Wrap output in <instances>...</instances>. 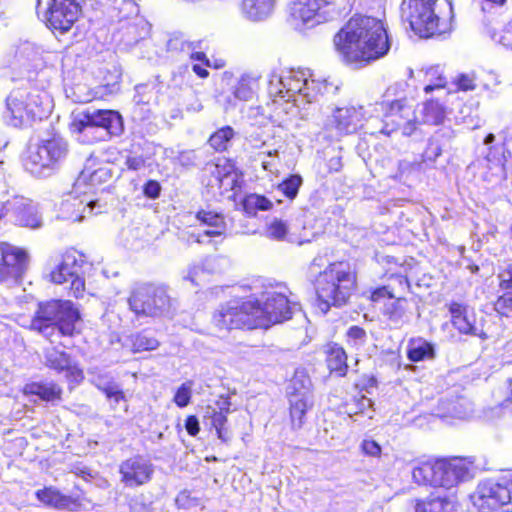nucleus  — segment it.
Here are the masks:
<instances>
[{
	"instance_id": "obj_62",
	"label": "nucleus",
	"mask_w": 512,
	"mask_h": 512,
	"mask_svg": "<svg viewBox=\"0 0 512 512\" xmlns=\"http://www.w3.org/2000/svg\"><path fill=\"white\" fill-rule=\"evenodd\" d=\"M500 287L502 289L512 288V265L499 274Z\"/></svg>"
},
{
	"instance_id": "obj_55",
	"label": "nucleus",
	"mask_w": 512,
	"mask_h": 512,
	"mask_svg": "<svg viewBox=\"0 0 512 512\" xmlns=\"http://www.w3.org/2000/svg\"><path fill=\"white\" fill-rule=\"evenodd\" d=\"M495 307L499 313L505 316L512 314V291L499 297Z\"/></svg>"
},
{
	"instance_id": "obj_57",
	"label": "nucleus",
	"mask_w": 512,
	"mask_h": 512,
	"mask_svg": "<svg viewBox=\"0 0 512 512\" xmlns=\"http://www.w3.org/2000/svg\"><path fill=\"white\" fill-rule=\"evenodd\" d=\"M103 393L110 401H113L115 403H119L121 400L125 399V395L121 386L116 382L106 387Z\"/></svg>"
},
{
	"instance_id": "obj_32",
	"label": "nucleus",
	"mask_w": 512,
	"mask_h": 512,
	"mask_svg": "<svg viewBox=\"0 0 512 512\" xmlns=\"http://www.w3.org/2000/svg\"><path fill=\"white\" fill-rule=\"evenodd\" d=\"M228 405V402L223 401L219 406V411L212 409V413L210 415L211 425L216 429L218 438L222 441H228L230 439V433L226 427L227 414L229 412Z\"/></svg>"
},
{
	"instance_id": "obj_16",
	"label": "nucleus",
	"mask_w": 512,
	"mask_h": 512,
	"mask_svg": "<svg viewBox=\"0 0 512 512\" xmlns=\"http://www.w3.org/2000/svg\"><path fill=\"white\" fill-rule=\"evenodd\" d=\"M83 255L71 250L63 254L59 264L51 271V281L56 284L70 282V293L75 298L82 297L85 290L83 274Z\"/></svg>"
},
{
	"instance_id": "obj_33",
	"label": "nucleus",
	"mask_w": 512,
	"mask_h": 512,
	"mask_svg": "<svg viewBox=\"0 0 512 512\" xmlns=\"http://www.w3.org/2000/svg\"><path fill=\"white\" fill-rule=\"evenodd\" d=\"M408 358L413 362H419L434 358V347L429 342L419 338L409 343Z\"/></svg>"
},
{
	"instance_id": "obj_19",
	"label": "nucleus",
	"mask_w": 512,
	"mask_h": 512,
	"mask_svg": "<svg viewBox=\"0 0 512 512\" xmlns=\"http://www.w3.org/2000/svg\"><path fill=\"white\" fill-rule=\"evenodd\" d=\"M121 482L130 488L147 484L154 474V465L142 456L135 455L124 460L119 466Z\"/></svg>"
},
{
	"instance_id": "obj_50",
	"label": "nucleus",
	"mask_w": 512,
	"mask_h": 512,
	"mask_svg": "<svg viewBox=\"0 0 512 512\" xmlns=\"http://www.w3.org/2000/svg\"><path fill=\"white\" fill-rule=\"evenodd\" d=\"M159 346V341L153 337L139 333L134 336L133 347L136 351L155 350Z\"/></svg>"
},
{
	"instance_id": "obj_37",
	"label": "nucleus",
	"mask_w": 512,
	"mask_h": 512,
	"mask_svg": "<svg viewBox=\"0 0 512 512\" xmlns=\"http://www.w3.org/2000/svg\"><path fill=\"white\" fill-rule=\"evenodd\" d=\"M258 80H259L258 76H254V75H250V74L243 75L239 79V81L234 89L235 97L240 100H243V101L252 99L254 96V93L258 87Z\"/></svg>"
},
{
	"instance_id": "obj_2",
	"label": "nucleus",
	"mask_w": 512,
	"mask_h": 512,
	"mask_svg": "<svg viewBox=\"0 0 512 512\" xmlns=\"http://www.w3.org/2000/svg\"><path fill=\"white\" fill-rule=\"evenodd\" d=\"M336 90L326 80H315L310 74L303 70H289L281 75L274 74L269 81L268 93L273 97L274 102L283 100L293 102L295 106L312 103L323 94Z\"/></svg>"
},
{
	"instance_id": "obj_28",
	"label": "nucleus",
	"mask_w": 512,
	"mask_h": 512,
	"mask_svg": "<svg viewBox=\"0 0 512 512\" xmlns=\"http://www.w3.org/2000/svg\"><path fill=\"white\" fill-rule=\"evenodd\" d=\"M46 365L52 369L68 371L74 378L82 377V371L73 365L68 354L55 348L48 349L45 354Z\"/></svg>"
},
{
	"instance_id": "obj_49",
	"label": "nucleus",
	"mask_w": 512,
	"mask_h": 512,
	"mask_svg": "<svg viewBox=\"0 0 512 512\" xmlns=\"http://www.w3.org/2000/svg\"><path fill=\"white\" fill-rule=\"evenodd\" d=\"M192 387V381H186L177 389L173 401L178 407L183 408L189 404L192 395Z\"/></svg>"
},
{
	"instance_id": "obj_61",
	"label": "nucleus",
	"mask_w": 512,
	"mask_h": 512,
	"mask_svg": "<svg viewBox=\"0 0 512 512\" xmlns=\"http://www.w3.org/2000/svg\"><path fill=\"white\" fill-rule=\"evenodd\" d=\"M362 450L369 456H378L381 453L380 445L374 440H364L362 443Z\"/></svg>"
},
{
	"instance_id": "obj_17",
	"label": "nucleus",
	"mask_w": 512,
	"mask_h": 512,
	"mask_svg": "<svg viewBox=\"0 0 512 512\" xmlns=\"http://www.w3.org/2000/svg\"><path fill=\"white\" fill-rule=\"evenodd\" d=\"M43 4H45L44 15L47 23L61 33L70 30L81 12L78 0H37L38 13Z\"/></svg>"
},
{
	"instance_id": "obj_41",
	"label": "nucleus",
	"mask_w": 512,
	"mask_h": 512,
	"mask_svg": "<svg viewBox=\"0 0 512 512\" xmlns=\"http://www.w3.org/2000/svg\"><path fill=\"white\" fill-rule=\"evenodd\" d=\"M235 132L232 127L225 126L218 129L209 138L210 146L218 152H223L230 146L231 140L233 139Z\"/></svg>"
},
{
	"instance_id": "obj_38",
	"label": "nucleus",
	"mask_w": 512,
	"mask_h": 512,
	"mask_svg": "<svg viewBox=\"0 0 512 512\" xmlns=\"http://www.w3.org/2000/svg\"><path fill=\"white\" fill-rule=\"evenodd\" d=\"M36 496L42 503L59 509L68 507L71 502L69 497L62 495L58 490L52 487L38 490Z\"/></svg>"
},
{
	"instance_id": "obj_14",
	"label": "nucleus",
	"mask_w": 512,
	"mask_h": 512,
	"mask_svg": "<svg viewBox=\"0 0 512 512\" xmlns=\"http://www.w3.org/2000/svg\"><path fill=\"white\" fill-rule=\"evenodd\" d=\"M253 313L256 320H269V323L257 325L258 328H269L270 326L280 323L291 318L296 305H291L287 297L276 290L265 291L261 295V299H252Z\"/></svg>"
},
{
	"instance_id": "obj_29",
	"label": "nucleus",
	"mask_w": 512,
	"mask_h": 512,
	"mask_svg": "<svg viewBox=\"0 0 512 512\" xmlns=\"http://www.w3.org/2000/svg\"><path fill=\"white\" fill-rule=\"evenodd\" d=\"M196 218L201 224L207 226V229L204 231L206 236H221L226 231V223L223 215L220 213L201 210L197 212Z\"/></svg>"
},
{
	"instance_id": "obj_64",
	"label": "nucleus",
	"mask_w": 512,
	"mask_h": 512,
	"mask_svg": "<svg viewBox=\"0 0 512 512\" xmlns=\"http://www.w3.org/2000/svg\"><path fill=\"white\" fill-rule=\"evenodd\" d=\"M486 159L488 162H490L494 165H498V166L504 165V157L499 155V153L497 152V148H495V147L489 148V152L486 155Z\"/></svg>"
},
{
	"instance_id": "obj_24",
	"label": "nucleus",
	"mask_w": 512,
	"mask_h": 512,
	"mask_svg": "<svg viewBox=\"0 0 512 512\" xmlns=\"http://www.w3.org/2000/svg\"><path fill=\"white\" fill-rule=\"evenodd\" d=\"M146 23L143 19H135L116 24L113 32V38L116 42L123 43L125 46H132L143 38Z\"/></svg>"
},
{
	"instance_id": "obj_56",
	"label": "nucleus",
	"mask_w": 512,
	"mask_h": 512,
	"mask_svg": "<svg viewBox=\"0 0 512 512\" xmlns=\"http://www.w3.org/2000/svg\"><path fill=\"white\" fill-rule=\"evenodd\" d=\"M124 166L130 171H139L146 166V161L141 155H127L124 161Z\"/></svg>"
},
{
	"instance_id": "obj_7",
	"label": "nucleus",
	"mask_w": 512,
	"mask_h": 512,
	"mask_svg": "<svg viewBox=\"0 0 512 512\" xmlns=\"http://www.w3.org/2000/svg\"><path fill=\"white\" fill-rule=\"evenodd\" d=\"M68 153V142L55 134L41 139L38 144L30 148L24 166L35 176L47 177L60 168Z\"/></svg>"
},
{
	"instance_id": "obj_3",
	"label": "nucleus",
	"mask_w": 512,
	"mask_h": 512,
	"mask_svg": "<svg viewBox=\"0 0 512 512\" xmlns=\"http://www.w3.org/2000/svg\"><path fill=\"white\" fill-rule=\"evenodd\" d=\"M79 320V311L71 301L52 300L38 305L30 329L54 342L59 335L72 336Z\"/></svg>"
},
{
	"instance_id": "obj_21",
	"label": "nucleus",
	"mask_w": 512,
	"mask_h": 512,
	"mask_svg": "<svg viewBox=\"0 0 512 512\" xmlns=\"http://www.w3.org/2000/svg\"><path fill=\"white\" fill-rule=\"evenodd\" d=\"M451 323L461 334L479 337L482 340L488 335L476 325V317L473 308L458 302L449 304Z\"/></svg>"
},
{
	"instance_id": "obj_44",
	"label": "nucleus",
	"mask_w": 512,
	"mask_h": 512,
	"mask_svg": "<svg viewBox=\"0 0 512 512\" xmlns=\"http://www.w3.org/2000/svg\"><path fill=\"white\" fill-rule=\"evenodd\" d=\"M193 45V41L189 40L184 34L176 33L170 36L167 41L166 48L169 52L186 55L189 48Z\"/></svg>"
},
{
	"instance_id": "obj_40",
	"label": "nucleus",
	"mask_w": 512,
	"mask_h": 512,
	"mask_svg": "<svg viewBox=\"0 0 512 512\" xmlns=\"http://www.w3.org/2000/svg\"><path fill=\"white\" fill-rule=\"evenodd\" d=\"M219 186L225 190H233L239 183V176L230 163H226L221 170L220 165L215 166Z\"/></svg>"
},
{
	"instance_id": "obj_27",
	"label": "nucleus",
	"mask_w": 512,
	"mask_h": 512,
	"mask_svg": "<svg viewBox=\"0 0 512 512\" xmlns=\"http://www.w3.org/2000/svg\"><path fill=\"white\" fill-rule=\"evenodd\" d=\"M110 16L115 24L141 19L138 5L134 0H111Z\"/></svg>"
},
{
	"instance_id": "obj_39",
	"label": "nucleus",
	"mask_w": 512,
	"mask_h": 512,
	"mask_svg": "<svg viewBox=\"0 0 512 512\" xmlns=\"http://www.w3.org/2000/svg\"><path fill=\"white\" fill-rule=\"evenodd\" d=\"M289 402L292 425L294 428H301L305 413L313 404L312 398L304 399L292 397L289 398Z\"/></svg>"
},
{
	"instance_id": "obj_12",
	"label": "nucleus",
	"mask_w": 512,
	"mask_h": 512,
	"mask_svg": "<svg viewBox=\"0 0 512 512\" xmlns=\"http://www.w3.org/2000/svg\"><path fill=\"white\" fill-rule=\"evenodd\" d=\"M384 113V126L382 132L389 135L400 131L404 136L412 135L421 124L416 113L414 101L407 98L398 99L390 103H382Z\"/></svg>"
},
{
	"instance_id": "obj_30",
	"label": "nucleus",
	"mask_w": 512,
	"mask_h": 512,
	"mask_svg": "<svg viewBox=\"0 0 512 512\" xmlns=\"http://www.w3.org/2000/svg\"><path fill=\"white\" fill-rule=\"evenodd\" d=\"M311 379L304 371H296L288 386L289 398H312Z\"/></svg>"
},
{
	"instance_id": "obj_46",
	"label": "nucleus",
	"mask_w": 512,
	"mask_h": 512,
	"mask_svg": "<svg viewBox=\"0 0 512 512\" xmlns=\"http://www.w3.org/2000/svg\"><path fill=\"white\" fill-rule=\"evenodd\" d=\"M111 177L109 170L105 167H100L93 172L89 173L84 170L81 172L79 178L76 181V186H80L82 182H85L87 179L90 180L91 184L94 185L96 183H100L102 181H106Z\"/></svg>"
},
{
	"instance_id": "obj_51",
	"label": "nucleus",
	"mask_w": 512,
	"mask_h": 512,
	"mask_svg": "<svg viewBox=\"0 0 512 512\" xmlns=\"http://www.w3.org/2000/svg\"><path fill=\"white\" fill-rule=\"evenodd\" d=\"M405 304L406 300L403 298L394 299L390 303L386 304L385 313L390 317V319L398 320L402 318L405 313Z\"/></svg>"
},
{
	"instance_id": "obj_8",
	"label": "nucleus",
	"mask_w": 512,
	"mask_h": 512,
	"mask_svg": "<svg viewBox=\"0 0 512 512\" xmlns=\"http://www.w3.org/2000/svg\"><path fill=\"white\" fill-rule=\"evenodd\" d=\"M128 304L138 317H167L173 312V301L168 289L161 284L136 285L130 293Z\"/></svg>"
},
{
	"instance_id": "obj_26",
	"label": "nucleus",
	"mask_w": 512,
	"mask_h": 512,
	"mask_svg": "<svg viewBox=\"0 0 512 512\" xmlns=\"http://www.w3.org/2000/svg\"><path fill=\"white\" fill-rule=\"evenodd\" d=\"M415 512H455V502L448 496L432 493L415 500Z\"/></svg>"
},
{
	"instance_id": "obj_35",
	"label": "nucleus",
	"mask_w": 512,
	"mask_h": 512,
	"mask_svg": "<svg viewBox=\"0 0 512 512\" xmlns=\"http://www.w3.org/2000/svg\"><path fill=\"white\" fill-rule=\"evenodd\" d=\"M445 117V109L441 103L435 100H427L423 104L421 123L440 124Z\"/></svg>"
},
{
	"instance_id": "obj_47",
	"label": "nucleus",
	"mask_w": 512,
	"mask_h": 512,
	"mask_svg": "<svg viewBox=\"0 0 512 512\" xmlns=\"http://www.w3.org/2000/svg\"><path fill=\"white\" fill-rule=\"evenodd\" d=\"M453 83L460 91H473L477 87V77L475 72L461 73L454 78Z\"/></svg>"
},
{
	"instance_id": "obj_63",
	"label": "nucleus",
	"mask_w": 512,
	"mask_h": 512,
	"mask_svg": "<svg viewBox=\"0 0 512 512\" xmlns=\"http://www.w3.org/2000/svg\"><path fill=\"white\" fill-rule=\"evenodd\" d=\"M185 428L189 435L195 436L199 432V421L196 416H188L185 421Z\"/></svg>"
},
{
	"instance_id": "obj_60",
	"label": "nucleus",
	"mask_w": 512,
	"mask_h": 512,
	"mask_svg": "<svg viewBox=\"0 0 512 512\" xmlns=\"http://www.w3.org/2000/svg\"><path fill=\"white\" fill-rule=\"evenodd\" d=\"M145 196L151 199H156L160 196L161 186L159 182L155 180H149L143 188Z\"/></svg>"
},
{
	"instance_id": "obj_11",
	"label": "nucleus",
	"mask_w": 512,
	"mask_h": 512,
	"mask_svg": "<svg viewBox=\"0 0 512 512\" xmlns=\"http://www.w3.org/2000/svg\"><path fill=\"white\" fill-rule=\"evenodd\" d=\"M473 505L481 512L502 509L512 512V475L508 480L495 482L486 480L478 484L470 496Z\"/></svg>"
},
{
	"instance_id": "obj_36",
	"label": "nucleus",
	"mask_w": 512,
	"mask_h": 512,
	"mask_svg": "<svg viewBox=\"0 0 512 512\" xmlns=\"http://www.w3.org/2000/svg\"><path fill=\"white\" fill-rule=\"evenodd\" d=\"M347 356L342 347L337 344L329 346L327 351V365L331 371L344 375L347 369Z\"/></svg>"
},
{
	"instance_id": "obj_25",
	"label": "nucleus",
	"mask_w": 512,
	"mask_h": 512,
	"mask_svg": "<svg viewBox=\"0 0 512 512\" xmlns=\"http://www.w3.org/2000/svg\"><path fill=\"white\" fill-rule=\"evenodd\" d=\"M276 2L277 0H241L240 10L248 20L259 22L272 15Z\"/></svg>"
},
{
	"instance_id": "obj_4",
	"label": "nucleus",
	"mask_w": 512,
	"mask_h": 512,
	"mask_svg": "<svg viewBox=\"0 0 512 512\" xmlns=\"http://www.w3.org/2000/svg\"><path fill=\"white\" fill-rule=\"evenodd\" d=\"M355 281V275L348 263L330 264L320 273L315 285L321 311L326 313L331 306L346 304L355 288Z\"/></svg>"
},
{
	"instance_id": "obj_52",
	"label": "nucleus",
	"mask_w": 512,
	"mask_h": 512,
	"mask_svg": "<svg viewBox=\"0 0 512 512\" xmlns=\"http://www.w3.org/2000/svg\"><path fill=\"white\" fill-rule=\"evenodd\" d=\"M203 41L196 40L193 41V45L189 48V52L186 53V56L189 57L192 61H197L202 63L204 66H210V61L207 58L206 54L202 51Z\"/></svg>"
},
{
	"instance_id": "obj_22",
	"label": "nucleus",
	"mask_w": 512,
	"mask_h": 512,
	"mask_svg": "<svg viewBox=\"0 0 512 512\" xmlns=\"http://www.w3.org/2000/svg\"><path fill=\"white\" fill-rule=\"evenodd\" d=\"M3 209L11 210L12 217L19 226L36 229L42 225L38 207L31 200L17 198L12 203L8 202Z\"/></svg>"
},
{
	"instance_id": "obj_6",
	"label": "nucleus",
	"mask_w": 512,
	"mask_h": 512,
	"mask_svg": "<svg viewBox=\"0 0 512 512\" xmlns=\"http://www.w3.org/2000/svg\"><path fill=\"white\" fill-rule=\"evenodd\" d=\"M471 465L463 458L437 460L414 468L412 477L418 484L449 489L469 478Z\"/></svg>"
},
{
	"instance_id": "obj_43",
	"label": "nucleus",
	"mask_w": 512,
	"mask_h": 512,
	"mask_svg": "<svg viewBox=\"0 0 512 512\" xmlns=\"http://www.w3.org/2000/svg\"><path fill=\"white\" fill-rule=\"evenodd\" d=\"M425 81L427 85L424 87V91L429 93L433 90H440L445 87L446 78L443 75L442 70L439 66H432L426 69L424 73Z\"/></svg>"
},
{
	"instance_id": "obj_53",
	"label": "nucleus",
	"mask_w": 512,
	"mask_h": 512,
	"mask_svg": "<svg viewBox=\"0 0 512 512\" xmlns=\"http://www.w3.org/2000/svg\"><path fill=\"white\" fill-rule=\"evenodd\" d=\"M372 406V401L366 396L353 399L352 403L347 405V412L351 416L352 414L365 413V411Z\"/></svg>"
},
{
	"instance_id": "obj_34",
	"label": "nucleus",
	"mask_w": 512,
	"mask_h": 512,
	"mask_svg": "<svg viewBox=\"0 0 512 512\" xmlns=\"http://www.w3.org/2000/svg\"><path fill=\"white\" fill-rule=\"evenodd\" d=\"M266 236L277 241H296V238L290 233V227L287 222L279 218H273L267 223Z\"/></svg>"
},
{
	"instance_id": "obj_54",
	"label": "nucleus",
	"mask_w": 512,
	"mask_h": 512,
	"mask_svg": "<svg viewBox=\"0 0 512 512\" xmlns=\"http://www.w3.org/2000/svg\"><path fill=\"white\" fill-rule=\"evenodd\" d=\"M128 506L131 512H151L152 506L150 502H147L146 497L143 494L135 495L130 498Z\"/></svg>"
},
{
	"instance_id": "obj_59",
	"label": "nucleus",
	"mask_w": 512,
	"mask_h": 512,
	"mask_svg": "<svg viewBox=\"0 0 512 512\" xmlns=\"http://www.w3.org/2000/svg\"><path fill=\"white\" fill-rule=\"evenodd\" d=\"M175 503L181 509H191L197 505L196 499L192 498L187 491L180 492L175 499Z\"/></svg>"
},
{
	"instance_id": "obj_1",
	"label": "nucleus",
	"mask_w": 512,
	"mask_h": 512,
	"mask_svg": "<svg viewBox=\"0 0 512 512\" xmlns=\"http://www.w3.org/2000/svg\"><path fill=\"white\" fill-rule=\"evenodd\" d=\"M334 43L345 61L350 63H368L390 50L383 22L363 15L352 17L335 36Z\"/></svg>"
},
{
	"instance_id": "obj_10",
	"label": "nucleus",
	"mask_w": 512,
	"mask_h": 512,
	"mask_svg": "<svg viewBox=\"0 0 512 512\" xmlns=\"http://www.w3.org/2000/svg\"><path fill=\"white\" fill-rule=\"evenodd\" d=\"M349 0H294L290 15L296 26H314L340 16Z\"/></svg>"
},
{
	"instance_id": "obj_48",
	"label": "nucleus",
	"mask_w": 512,
	"mask_h": 512,
	"mask_svg": "<svg viewBox=\"0 0 512 512\" xmlns=\"http://www.w3.org/2000/svg\"><path fill=\"white\" fill-rule=\"evenodd\" d=\"M346 337L347 342L356 349L364 346L367 340L366 331L359 326H351L346 333Z\"/></svg>"
},
{
	"instance_id": "obj_45",
	"label": "nucleus",
	"mask_w": 512,
	"mask_h": 512,
	"mask_svg": "<svg viewBox=\"0 0 512 512\" xmlns=\"http://www.w3.org/2000/svg\"><path fill=\"white\" fill-rule=\"evenodd\" d=\"M302 182L303 180L300 175H291L278 185V190L289 199H294L298 194Z\"/></svg>"
},
{
	"instance_id": "obj_42",
	"label": "nucleus",
	"mask_w": 512,
	"mask_h": 512,
	"mask_svg": "<svg viewBox=\"0 0 512 512\" xmlns=\"http://www.w3.org/2000/svg\"><path fill=\"white\" fill-rule=\"evenodd\" d=\"M272 205L268 198L258 194L247 195L243 200V208L249 215H255L257 211L270 210Z\"/></svg>"
},
{
	"instance_id": "obj_18",
	"label": "nucleus",
	"mask_w": 512,
	"mask_h": 512,
	"mask_svg": "<svg viewBox=\"0 0 512 512\" xmlns=\"http://www.w3.org/2000/svg\"><path fill=\"white\" fill-rule=\"evenodd\" d=\"M2 264L0 265V282L18 283L28 267L26 252L9 243H0Z\"/></svg>"
},
{
	"instance_id": "obj_58",
	"label": "nucleus",
	"mask_w": 512,
	"mask_h": 512,
	"mask_svg": "<svg viewBox=\"0 0 512 512\" xmlns=\"http://www.w3.org/2000/svg\"><path fill=\"white\" fill-rule=\"evenodd\" d=\"M90 374H92V383L102 392L105 391L106 387L115 382L109 374L95 373L93 371H90Z\"/></svg>"
},
{
	"instance_id": "obj_15",
	"label": "nucleus",
	"mask_w": 512,
	"mask_h": 512,
	"mask_svg": "<svg viewBox=\"0 0 512 512\" xmlns=\"http://www.w3.org/2000/svg\"><path fill=\"white\" fill-rule=\"evenodd\" d=\"M71 128L78 133L103 128L110 135H120L123 131V122L121 115L114 110L87 109L73 113Z\"/></svg>"
},
{
	"instance_id": "obj_13",
	"label": "nucleus",
	"mask_w": 512,
	"mask_h": 512,
	"mask_svg": "<svg viewBox=\"0 0 512 512\" xmlns=\"http://www.w3.org/2000/svg\"><path fill=\"white\" fill-rule=\"evenodd\" d=\"M252 299L231 300L222 305L213 315V322L219 329L258 328L257 325L269 323V320H256L253 313Z\"/></svg>"
},
{
	"instance_id": "obj_31",
	"label": "nucleus",
	"mask_w": 512,
	"mask_h": 512,
	"mask_svg": "<svg viewBox=\"0 0 512 512\" xmlns=\"http://www.w3.org/2000/svg\"><path fill=\"white\" fill-rule=\"evenodd\" d=\"M25 393L38 396L40 399L53 402L61 398L62 390L55 383H32L26 385Z\"/></svg>"
},
{
	"instance_id": "obj_20",
	"label": "nucleus",
	"mask_w": 512,
	"mask_h": 512,
	"mask_svg": "<svg viewBox=\"0 0 512 512\" xmlns=\"http://www.w3.org/2000/svg\"><path fill=\"white\" fill-rule=\"evenodd\" d=\"M365 118V111L362 106L339 107L333 110L327 121V128L335 130L338 135L354 133Z\"/></svg>"
},
{
	"instance_id": "obj_23",
	"label": "nucleus",
	"mask_w": 512,
	"mask_h": 512,
	"mask_svg": "<svg viewBox=\"0 0 512 512\" xmlns=\"http://www.w3.org/2000/svg\"><path fill=\"white\" fill-rule=\"evenodd\" d=\"M96 205V201L88 200L87 197L79 199L70 195L60 205V218L72 222L81 221L85 217L84 212L92 213Z\"/></svg>"
},
{
	"instance_id": "obj_5",
	"label": "nucleus",
	"mask_w": 512,
	"mask_h": 512,
	"mask_svg": "<svg viewBox=\"0 0 512 512\" xmlns=\"http://www.w3.org/2000/svg\"><path fill=\"white\" fill-rule=\"evenodd\" d=\"M4 118L14 127L25 121L43 119L53 108V101L46 91L36 88L13 89L5 100Z\"/></svg>"
},
{
	"instance_id": "obj_9",
	"label": "nucleus",
	"mask_w": 512,
	"mask_h": 512,
	"mask_svg": "<svg viewBox=\"0 0 512 512\" xmlns=\"http://www.w3.org/2000/svg\"><path fill=\"white\" fill-rule=\"evenodd\" d=\"M439 2L448 4L447 0H404L402 15L410 24L415 34L429 38L440 34L437 8Z\"/></svg>"
}]
</instances>
